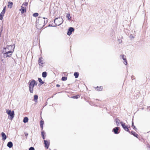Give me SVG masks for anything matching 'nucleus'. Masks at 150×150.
Instances as JSON below:
<instances>
[{"label":"nucleus","instance_id":"obj_1","mask_svg":"<svg viewBox=\"0 0 150 150\" xmlns=\"http://www.w3.org/2000/svg\"><path fill=\"white\" fill-rule=\"evenodd\" d=\"M29 88L30 93H33V88L35 85H37V83L35 80L30 81L29 82Z\"/></svg>","mask_w":150,"mask_h":150},{"label":"nucleus","instance_id":"obj_2","mask_svg":"<svg viewBox=\"0 0 150 150\" xmlns=\"http://www.w3.org/2000/svg\"><path fill=\"white\" fill-rule=\"evenodd\" d=\"M55 24L57 25H61L63 22V20L60 17L56 18L54 21Z\"/></svg>","mask_w":150,"mask_h":150},{"label":"nucleus","instance_id":"obj_3","mask_svg":"<svg viewBox=\"0 0 150 150\" xmlns=\"http://www.w3.org/2000/svg\"><path fill=\"white\" fill-rule=\"evenodd\" d=\"M6 113L10 116V119L11 120H12L14 116V111L13 110L11 111V110H7Z\"/></svg>","mask_w":150,"mask_h":150},{"label":"nucleus","instance_id":"obj_4","mask_svg":"<svg viewBox=\"0 0 150 150\" xmlns=\"http://www.w3.org/2000/svg\"><path fill=\"white\" fill-rule=\"evenodd\" d=\"M2 52V53L1 54V57H10L12 54H9V52Z\"/></svg>","mask_w":150,"mask_h":150},{"label":"nucleus","instance_id":"obj_5","mask_svg":"<svg viewBox=\"0 0 150 150\" xmlns=\"http://www.w3.org/2000/svg\"><path fill=\"white\" fill-rule=\"evenodd\" d=\"M121 124L122 127L125 131L128 132L129 133H130V132L129 131V129L128 128L127 126L125 125V123H123L122 122H121Z\"/></svg>","mask_w":150,"mask_h":150},{"label":"nucleus","instance_id":"obj_6","mask_svg":"<svg viewBox=\"0 0 150 150\" xmlns=\"http://www.w3.org/2000/svg\"><path fill=\"white\" fill-rule=\"evenodd\" d=\"M74 30V29L73 28H69L68 30L67 34L69 35H70L71 34L72 32H73Z\"/></svg>","mask_w":150,"mask_h":150},{"label":"nucleus","instance_id":"obj_7","mask_svg":"<svg viewBox=\"0 0 150 150\" xmlns=\"http://www.w3.org/2000/svg\"><path fill=\"white\" fill-rule=\"evenodd\" d=\"M43 58L42 57H40L38 60V64L40 67L42 66V65L44 64L43 62Z\"/></svg>","mask_w":150,"mask_h":150},{"label":"nucleus","instance_id":"obj_8","mask_svg":"<svg viewBox=\"0 0 150 150\" xmlns=\"http://www.w3.org/2000/svg\"><path fill=\"white\" fill-rule=\"evenodd\" d=\"M6 47L8 49V50H9V51L11 50L13 52L14 50L15 46L13 45H8Z\"/></svg>","mask_w":150,"mask_h":150},{"label":"nucleus","instance_id":"obj_9","mask_svg":"<svg viewBox=\"0 0 150 150\" xmlns=\"http://www.w3.org/2000/svg\"><path fill=\"white\" fill-rule=\"evenodd\" d=\"M39 19H38V20L37 21V24L38 23H38H39V21H40V22H41V21H42V22L44 21V24H46L47 23V20H46V22H45V21L43 19H45V18H40V17H39ZM45 25V24H44V25Z\"/></svg>","mask_w":150,"mask_h":150},{"label":"nucleus","instance_id":"obj_10","mask_svg":"<svg viewBox=\"0 0 150 150\" xmlns=\"http://www.w3.org/2000/svg\"><path fill=\"white\" fill-rule=\"evenodd\" d=\"M119 127H116L113 129L112 131L115 134H118L119 133L118 131Z\"/></svg>","mask_w":150,"mask_h":150},{"label":"nucleus","instance_id":"obj_11","mask_svg":"<svg viewBox=\"0 0 150 150\" xmlns=\"http://www.w3.org/2000/svg\"><path fill=\"white\" fill-rule=\"evenodd\" d=\"M121 57H122V59L124 60V64H125V65H126L127 64V60H126V56L124 55H122Z\"/></svg>","mask_w":150,"mask_h":150},{"label":"nucleus","instance_id":"obj_12","mask_svg":"<svg viewBox=\"0 0 150 150\" xmlns=\"http://www.w3.org/2000/svg\"><path fill=\"white\" fill-rule=\"evenodd\" d=\"M9 52V54H12V51H9V50H8V49L6 48H4L3 50V52Z\"/></svg>","mask_w":150,"mask_h":150},{"label":"nucleus","instance_id":"obj_13","mask_svg":"<svg viewBox=\"0 0 150 150\" xmlns=\"http://www.w3.org/2000/svg\"><path fill=\"white\" fill-rule=\"evenodd\" d=\"M1 136L2 137V140H5L7 138L4 132H2L1 133Z\"/></svg>","mask_w":150,"mask_h":150},{"label":"nucleus","instance_id":"obj_14","mask_svg":"<svg viewBox=\"0 0 150 150\" xmlns=\"http://www.w3.org/2000/svg\"><path fill=\"white\" fill-rule=\"evenodd\" d=\"M20 11L23 14L26 12V10L25 8H24L23 6H21V9H20Z\"/></svg>","mask_w":150,"mask_h":150},{"label":"nucleus","instance_id":"obj_15","mask_svg":"<svg viewBox=\"0 0 150 150\" xmlns=\"http://www.w3.org/2000/svg\"><path fill=\"white\" fill-rule=\"evenodd\" d=\"M44 142L45 147H46L47 149H48L49 146V143L47 140H44Z\"/></svg>","mask_w":150,"mask_h":150},{"label":"nucleus","instance_id":"obj_16","mask_svg":"<svg viewBox=\"0 0 150 150\" xmlns=\"http://www.w3.org/2000/svg\"><path fill=\"white\" fill-rule=\"evenodd\" d=\"M13 145V143L11 142H8L7 144V146L10 148L12 147Z\"/></svg>","mask_w":150,"mask_h":150},{"label":"nucleus","instance_id":"obj_17","mask_svg":"<svg viewBox=\"0 0 150 150\" xmlns=\"http://www.w3.org/2000/svg\"><path fill=\"white\" fill-rule=\"evenodd\" d=\"M13 4V3L12 2H8V8H11L12 7V5Z\"/></svg>","mask_w":150,"mask_h":150},{"label":"nucleus","instance_id":"obj_18","mask_svg":"<svg viewBox=\"0 0 150 150\" xmlns=\"http://www.w3.org/2000/svg\"><path fill=\"white\" fill-rule=\"evenodd\" d=\"M66 17L68 18V20H70L71 19V17L70 14L69 13H67L66 14Z\"/></svg>","mask_w":150,"mask_h":150},{"label":"nucleus","instance_id":"obj_19","mask_svg":"<svg viewBox=\"0 0 150 150\" xmlns=\"http://www.w3.org/2000/svg\"><path fill=\"white\" fill-rule=\"evenodd\" d=\"M115 121L116 122V125L117 126H119L120 122L121 123V122H120V120L117 119H115Z\"/></svg>","mask_w":150,"mask_h":150},{"label":"nucleus","instance_id":"obj_20","mask_svg":"<svg viewBox=\"0 0 150 150\" xmlns=\"http://www.w3.org/2000/svg\"><path fill=\"white\" fill-rule=\"evenodd\" d=\"M28 117H25L23 119V121L24 123H26L28 121Z\"/></svg>","mask_w":150,"mask_h":150},{"label":"nucleus","instance_id":"obj_21","mask_svg":"<svg viewBox=\"0 0 150 150\" xmlns=\"http://www.w3.org/2000/svg\"><path fill=\"white\" fill-rule=\"evenodd\" d=\"M38 98V96L37 95H35L34 96V101L35 102H37V100Z\"/></svg>","mask_w":150,"mask_h":150},{"label":"nucleus","instance_id":"obj_22","mask_svg":"<svg viewBox=\"0 0 150 150\" xmlns=\"http://www.w3.org/2000/svg\"><path fill=\"white\" fill-rule=\"evenodd\" d=\"M47 73L46 71H44L42 73V75L43 78H45L47 76Z\"/></svg>","mask_w":150,"mask_h":150},{"label":"nucleus","instance_id":"obj_23","mask_svg":"<svg viewBox=\"0 0 150 150\" xmlns=\"http://www.w3.org/2000/svg\"><path fill=\"white\" fill-rule=\"evenodd\" d=\"M79 75V74L78 72H75L74 73V75L75 78H77L78 77Z\"/></svg>","mask_w":150,"mask_h":150},{"label":"nucleus","instance_id":"obj_24","mask_svg":"<svg viewBox=\"0 0 150 150\" xmlns=\"http://www.w3.org/2000/svg\"><path fill=\"white\" fill-rule=\"evenodd\" d=\"M132 134L134 135V136L138 138L137 136H138V135L136 134L135 132L133 131H132L131 132Z\"/></svg>","mask_w":150,"mask_h":150},{"label":"nucleus","instance_id":"obj_25","mask_svg":"<svg viewBox=\"0 0 150 150\" xmlns=\"http://www.w3.org/2000/svg\"><path fill=\"white\" fill-rule=\"evenodd\" d=\"M6 7L5 6L3 10L1 13V14L2 15H4L5 12V9H6Z\"/></svg>","mask_w":150,"mask_h":150},{"label":"nucleus","instance_id":"obj_26","mask_svg":"<svg viewBox=\"0 0 150 150\" xmlns=\"http://www.w3.org/2000/svg\"><path fill=\"white\" fill-rule=\"evenodd\" d=\"M102 88H103L102 86H100V87L98 86L96 88V90L98 91H101L102 90Z\"/></svg>","mask_w":150,"mask_h":150},{"label":"nucleus","instance_id":"obj_27","mask_svg":"<svg viewBox=\"0 0 150 150\" xmlns=\"http://www.w3.org/2000/svg\"><path fill=\"white\" fill-rule=\"evenodd\" d=\"M80 97V96L77 95L75 96H73L71 98H73L77 99Z\"/></svg>","mask_w":150,"mask_h":150},{"label":"nucleus","instance_id":"obj_28","mask_svg":"<svg viewBox=\"0 0 150 150\" xmlns=\"http://www.w3.org/2000/svg\"><path fill=\"white\" fill-rule=\"evenodd\" d=\"M38 80L39 83H40L42 84H43L44 83V82L42 81V79L40 78H38Z\"/></svg>","mask_w":150,"mask_h":150},{"label":"nucleus","instance_id":"obj_29","mask_svg":"<svg viewBox=\"0 0 150 150\" xmlns=\"http://www.w3.org/2000/svg\"><path fill=\"white\" fill-rule=\"evenodd\" d=\"M67 79V78L65 76H64L62 77V81H65Z\"/></svg>","mask_w":150,"mask_h":150},{"label":"nucleus","instance_id":"obj_30","mask_svg":"<svg viewBox=\"0 0 150 150\" xmlns=\"http://www.w3.org/2000/svg\"><path fill=\"white\" fill-rule=\"evenodd\" d=\"M38 13H35L33 14V16L34 17H36L38 16Z\"/></svg>","mask_w":150,"mask_h":150},{"label":"nucleus","instance_id":"obj_31","mask_svg":"<svg viewBox=\"0 0 150 150\" xmlns=\"http://www.w3.org/2000/svg\"><path fill=\"white\" fill-rule=\"evenodd\" d=\"M43 121H40V126L42 128H42H43Z\"/></svg>","mask_w":150,"mask_h":150},{"label":"nucleus","instance_id":"obj_32","mask_svg":"<svg viewBox=\"0 0 150 150\" xmlns=\"http://www.w3.org/2000/svg\"><path fill=\"white\" fill-rule=\"evenodd\" d=\"M28 5V3L27 2H25L24 3L22 4V6H27Z\"/></svg>","mask_w":150,"mask_h":150},{"label":"nucleus","instance_id":"obj_33","mask_svg":"<svg viewBox=\"0 0 150 150\" xmlns=\"http://www.w3.org/2000/svg\"><path fill=\"white\" fill-rule=\"evenodd\" d=\"M29 150H35V149L33 147H31L29 148Z\"/></svg>","mask_w":150,"mask_h":150},{"label":"nucleus","instance_id":"obj_34","mask_svg":"<svg viewBox=\"0 0 150 150\" xmlns=\"http://www.w3.org/2000/svg\"><path fill=\"white\" fill-rule=\"evenodd\" d=\"M4 15H2L0 14V20H2L3 18V16Z\"/></svg>","mask_w":150,"mask_h":150},{"label":"nucleus","instance_id":"obj_35","mask_svg":"<svg viewBox=\"0 0 150 150\" xmlns=\"http://www.w3.org/2000/svg\"><path fill=\"white\" fill-rule=\"evenodd\" d=\"M129 37L131 39L134 38V37L133 36V35L132 34L130 35Z\"/></svg>","mask_w":150,"mask_h":150},{"label":"nucleus","instance_id":"obj_36","mask_svg":"<svg viewBox=\"0 0 150 150\" xmlns=\"http://www.w3.org/2000/svg\"><path fill=\"white\" fill-rule=\"evenodd\" d=\"M133 127V129H134L136 130V129H137V128L135 126H134Z\"/></svg>","mask_w":150,"mask_h":150},{"label":"nucleus","instance_id":"obj_37","mask_svg":"<svg viewBox=\"0 0 150 150\" xmlns=\"http://www.w3.org/2000/svg\"><path fill=\"white\" fill-rule=\"evenodd\" d=\"M25 135L26 137H27L28 135V133H25Z\"/></svg>","mask_w":150,"mask_h":150},{"label":"nucleus","instance_id":"obj_38","mask_svg":"<svg viewBox=\"0 0 150 150\" xmlns=\"http://www.w3.org/2000/svg\"><path fill=\"white\" fill-rule=\"evenodd\" d=\"M41 135H42V136H44V132H43V131L41 132Z\"/></svg>","mask_w":150,"mask_h":150},{"label":"nucleus","instance_id":"obj_39","mask_svg":"<svg viewBox=\"0 0 150 150\" xmlns=\"http://www.w3.org/2000/svg\"><path fill=\"white\" fill-rule=\"evenodd\" d=\"M60 86V85H59V84H57L56 85V86L57 87H59Z\"/></svg>","mask_w":150,"mask_h":150},{"label":"nucleus","instance_id":"obj_40","mask_svg":"<svg viewBox=\"0 0 150 150\" xmlns=\"http://www.w3.org/2000/svg\"><path fill=\"white\" fill-rule=\"evenodd\" d=\"M132 126L133 127L134 126V122H132Z\"/></svg>","mask_w":150,"mask_h":150},{"label":"nucleus","instance_id":"obj_41","mask_svg":"<svg viewBox=\"0 0 150 150\" xmlns=\"http://www.w3.org/2000/svg\"><path fill=\"white\" fill-rule=\"evenodd\" d=\"M49 26H53V27H56V26H52V25H50V24L49 25Z\"/></svg>","mask_w":150,"mask_h":150},{"label":"nucleus","instance_id":"obj_42","mask_svg":"<svg viewBox=\"0 0 150 150\" xmlns=\"http://www.w3.org/2000/svg\"><path fill=\"white\" fill-rule=\"evenodd\" d=\"M42 138H43V139H45V137L44 136H42Z\"/></svg>","mask_w":150,"mask_h":150},{"label":"nucleus","instance_id":"obj_43","mask_svg":"<svg viewBox=\"0 0 150 150\" xmlns=\"http://www.w3.org/2000/svg\"><path fill=\"white\" fill-rule=\"evenodd\" d=\"M43 26H44V25H42L40 27V28H42V27Z\"/></svg>","mask_w":150,"mask_h":150},{"label":"nucleus","instance_id":"obj_44","mask_svg":"<svg viewBox=\"0 0 150 150\" xmlns=\"http://www.w3.org/2000/svg\"><path fill=\"white\" fill-rule=\"evenodd\" d=\"M131 78H132V79H133V76H131Z\"/></svg>","mask_w":150,"mask_h":150}]
</instances>
